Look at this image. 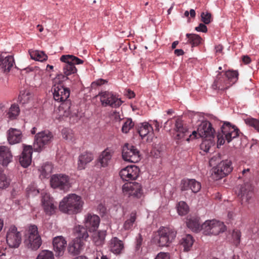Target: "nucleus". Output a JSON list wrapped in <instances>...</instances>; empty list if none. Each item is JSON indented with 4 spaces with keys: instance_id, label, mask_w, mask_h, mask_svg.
Returning <instances> with one entry per match:
<instances>
[{
    "instance_id": "nucleus-51",
    "label": "nucleus",
    "mask_w": 259,
    "mask_h": 259,
    "mask_svg": "<svg viewBox=\"0 0 259 259\" xmlns=\"http://www.w3.org/2000/svg\"><path fill=\"white\" fill-rule=\"evenodd\" d=\"M220 160V157L218 155H216L212 157H211L209 160V164L211 166H213L217 164Z\"/></svg>"
},
{
    "instance_id": "nucleus-64",
    "label": "nucleus",
    "mask_w": 259,
    "mask_h": 259,
    "mask_svg": "<svg viewBox=\"0 0 259 259\" xmlns=\"http://www.w3.org/2000/svg\"><path fill=\"white\" fill-rule=\"evenodd\" d=\"M232 259H240V257L239 255H234L232 257Z\"/></svg>"
},
{
    "instance_id": "nucleus-6",
    "label": "nucleus",
    "mask_w": 259,
    "mask_h": 259,
    "mask_svg": "<svg viewBox=\"0 0 259 259\" xmlns=\"http://www.w3.org/2000/svg\"><path fill=\"white\" fill-rule=\"evenodd\" d=\"M42 241L38 232L36 226L31 225L29 227L28 234L24 240L25 246L32 250H36L41 246Z\"/></svg>"
},
{
    "instance_id": "nucleus-1",
    "label": "nucleus",
    "mask_w": 259,
    "mask_h": 259,
    "mask_svg": "<svg viewBox=\"0 0 259 259\" xmlns=\"http://www.w3.org/2000/svg\"><path fill=\"white\" fill-rule=\"evenodd\" d=\"M174 130L176 132L175 138L176 140L183 139L189 141L191 139L197 138L198 135L202 138H214V130L212 127L211 123L208 121H202L199 125L197 131H193L192 134H190L187 127L183 125L182 121L177 119Z\"/></svg>"
},
{
    "instance_id": "nucleus-53",
    "label": "nucleus",
    "mask_w": 259,
    "mask_h": 259,
    "mask_svg": "<svg viewBox=\"0 0 259 259\" xmlns=\"http://www.w3.org/2000/svg\"><path fill=\"white\" fill-rule=\"evenodd\" d=\"M195 30L197 31L206 32L207 31V28L205 24L200 23L198 26L195 27Z\"/></svg>"
},
{
    "instance_id": "nucleus-23",
    "label": "nucleus",
    "mask_w": 259,
    "mask_h": 259,
    "mask_svg": "<svg viewBox=\"0 0 259 259\" xmlns=\"http://www.w3.org/2000/svg\"><path fill=\"white\" fill-rule=\"evenodd\" d=\"M53 244L56 255L57 256L63 255L67 245V242L65 239L62 236L56 237L53 240Z\"/></svg>"
},
{
    "instance_id": "nucleus-32",
    "label": "nucleus",
    "mask_w": 259,
    "mask_h": 259,
    "mask_svg": "<svg viewBox=\"0 0 259 259\" xmlns=\"http://www.w3.org/2000/svg\"><path fill=\"white\" fill-rule=\"evenodd\" d=\"M138 132L142 138H144L151 133L152 134L153 128L151 124L147 122H144L142 123L139 127Z\"/></svg>"
},
{
    "instance_id": "nucleus-55",
    "label": "nucleus",
    "mask_w": 259,
    "mask_h": 259,
    "mask_svg": "<svg viewBox=\"0 0 259 259\" xmlns=\"http://www.w3.org/2000/svg\"><path fill=\"white\" fill-rule=\"evenodd\" d=\"M155 259H169V256L167 253L160 252Z\"/></svg>"
},
{
    "instance_id": "nucleus-48",
    "label": "nucleus",
    "mask_w": 259,
    "mask_h": 259,
    "mask_svg": "<svg viewBox=\"0 0 259 259\" xmlns=\"http://www.w3.org/2000/svg\"><path fill=\"white\" fill-rule=\"evenodd\" d=\"M201 21L205 24H209L212 21L211 15L209 13L202 12L201 14Z\"/></svg>"
},
{
    "instance_id": "nucleus-40",
    "label": "nucleus",
    "mask_w": 259,
    "mask_h": 259,
    "mask_svg": "<svg viewBox=\"0 0 259 259\" xmlns=\"http://www.w3.org/2000/svg\"><path fill=\"white\" fill-rule=\"evenodd\" d=\"M201 144L200 145V149L203 151L207 152L210 148L214 145V138H203Z\"/></svg>"
},
{
    "instance_id": "nucleus-11",
    "label": "nucleus",
    "mask_w": 259,
    "mask_h": 259,
    "mask_svg": "<svg viewBox=\"0 0 259 259\" xmlns=\"http://www.w3.org/2000/svg\"><path fill=\"white\" fill-rule=\"evenodd\" d=\"M51 185L54 188H58L61 190L67 191L71 187L69 177L65 174H56L52 176Z\"/></svg>"
},
{
    "instance_id": "nucleus-42",
    "label": "nucleus",
    "mask_w": 259,
    "mask_h": 259,
    "mask_svg": "<svg viewBox=\"0 0 259 259\" xmlns=\"http://www.w3.org/2000/svg\"><path fill=\"white\" fill-rule=\"evenodd\" d=\"M177 211L180 215H186L189 211V207L184 201H180L177 205Z\"/></svg>"
},
{
    "instance_id": "nucleus-60",
    "label": "nucleus",
    "mask_w": 259,
    "mask_h": 259,
    "mask_svg": "<svg viewBox=\"0 0 259 259\" xmlns=\"http://www.w3.org/2000/svg\"><path fill=\"white\" fill-rule=\"evenodd\" d=\"M174 53L175 55L179 56L183 55L184 52L182 49H176L175 50Z\"/></svg>"
},
{
    "instance_id": "nucleus-28",
    "label": "nucleus",
    "mask_w": 259,
    "mask_h": 259,
    "mask_svg": "<svg viewBox=\"0 0 259 259\" xmlns=\"http://www.w3.org/2000/svg\"><path fill=\"white\" fill-rule=\"evenodd\" d=\"M93 159L94 156L92 153L88 152L82 153L78 157L77 168L79 170L84 169L86 164L92 161Z\"/></svg>"
},
{
    "instance_id": "nucleus-29",
    "label": "nucleus",
    "mask_w": 259,
    "mask_h": 259,
    "mask_svg": "<svg viewBox=\"0 0 259 259\" xmlns=\"http://www.w3.org/2000/svg\"><path fill=\"white\" fill-rule=\"evenodd\" d=\"M14 64V59L12 56L2 55L0 59V67L4 72H9Z\"/></svg>"
},
{
    "instance_id": "nucleus-34",
    "label": "nucleus",
    "mask_w": 259,
    "mask_h": 259,
    "mask_svg": "<svg viewBox=\"0 0 259 259\" xmlns=\"http://www.w3.org/2000/svg\"><path fill=\"white\" fill-rule=\"evenodd\" d=\"M193 243L194 239L190 235H186L181 241V244L184 247V250L185 251L190 250Z\"/></svg>"
},
{
    "instance_id": "nucleus-18",
    "label": "nucleus",
    "mask_w": 259,
    "mask_h": 259,
    "mask_svg": "<svg viewBox=\"0 0 259 259\" xmlns=\"http://www.w3.org/2000/svg\"><path fill=\"white\" fill-rule=\"evenodd\" d=\"M139 172L140 169L138 167L133 165L127 166L122 169L119 172V175L123 181H133L138 178Z\"/></svg>"
},
{
    "instance_id": "nucleus-9",
    "label": "nucleus",
    "mask_w": 259,
    "mask_h": 259,
    "mask_svg": "<svg viewBox=\"0 0 259 259\" xmlns=\"http://www.w3.org/2000/svg\"><path fill=\"white\" fill-rule=\"evenodd\" d=\"M201 229L205 235H218L226 230V227L223 222L215 220H208L201 225Z\"/></svg>"
},
{
    "instance_id": "nucleus-39",
    "label": "nucleus",
    "mask_w": 259,
    "mask_h": 259,
    "mask_svg": "<svg viewBox=\"0 0 259 259\" xmlns=\"http://www.w3.org/2000/svg\"><path fill=\"white\" fill-rule=\"evenodd\" d=\"M137 219L136 212L133 211L130 214V218L127 219L123 224V228L125 230H128L132 228L134 223Z\"/></svg>"
},
{
    "instance_id": "nucleus-35",
    "label": "nucleus",
    "mask_w": 259,
    "mask_h": 259,
    "mask_svg": "<svg viewBox=\"0 0 259 259\" xmlns=\"http://www.w3.org/2000/svg\"><path fill=\"white\" fill-rule=\"evenodd\" d=\"M187 226L189 228L194 232H197L201 229V225L199 222V219L196 218H190L187 222Z\"/></svg>"
},
{
    "instance_id": "nucleus-62",
    "label": "nucleus",
    "mask_w": 259,
    "mask_h": 259,
    "mask_svg": "<svg viewBox=\"0 0 259 259\" xmlns=\"http://www.w3.org/2000/svg\"><path fill=\"white\" fill-rule=\"evenodd\" d=\"M189 15L190 16V17L194 18H195L196 16V13L194 10L191 9L189 12Z\"/></svg>"
},
{
    "instance_id": "nucleus-17",
    "label": "nucleus",
    "mask_w": 259,
    "mask_h": 259,
    "mask_svg": "<svg viewBox=\"0 0 259 259\" xmlns=\"http://www.w3.org/2000/svg\"><path fill=\"white\" fill-rule=\"evenodd\" d=\"M53 97L55 101L66 102L70 95V90L61 84L54 85L52 88Z\"/></svg>"
},
{
    "instance_id": "nucleus-45",
    "label": "nucleus",
    "mask_w": 259,
    "mask_h": 259,
    "mask_svg": "<svg viewBox=\"0 0 259 259\" xmlns=\"http://www.w3.org/2000/svg\"><path fill=\"white\" fill-rule=\"evenodd\" d=\"M30 94L28 91H21L18 97V100L22 104H25L30 99Z\"/></svg>"
},
{
    "instance_id": "nucleus-46",
    "label": "nucleus",
    "mask_w": 259,
    "mask_h": 259,
    "mask_svg": "<svg viewBox=\"0 0 259 259\" xmlns=\"http://www.w3.org/2000/svg\"><path fill=\"white\" fill-rule=\"evenodd\" d=\"M19 108L16 105H12L8 113L9 118L11 119L15 118L19 114Z\"/></svg>"
},
{
    "instance_id": "nucleus-12",
    "label": "nucleus",
    "mask_w": 259,
    "mask_h": 259,
    "mask_svg": "<svg viewBox=\"0 0 259 259\" xmlns=\"http://www.w3.org/2000/svg\"><path fill=\"white\" fill-rule=\"evenodd\" d=\"M122 155L125 161L136 163L141 159L139 150L134 146L125 144L122 149Z\"/></svg>"
},
{
    "instance_id": "nucleus-4",
    "label": "nucleus",
    "mask_w": 259,
    "mask_h": 259,
    "mask_svg": "<svg viewBox=\"0 0 259 259\" xmlns=\"http://www.w3.org/2000/svg\"><path fill=\"white\" fill-rule=\"evenodd\" d=\"M60 61L64 63L63 67V76L68 79V76L77 73L75 65L82 64L84 60L72 55H64L60 57Z\"/></svg>"
},
{
    "instance_id": "nucleus-2",
    "label": "nucleus",
    "mask_w": 259,
    "mask_h": 259,
    "mask_svg": "<svg viewBox=\"0 0 259 259\" xmlns=\"http://www.w3.org/2000/svg\"><path fill=\"white\" fill-rule=\"evenodd\" d=\"M83 204L81 197L70 194L60 202L59 209L61 211L69 214H76L81 211Z\"/></svg>"
},
{
    "instance_id": "nucleus-14",
    "label": "nucleus",
    "mask_w": 259,
    "mask_h": 259,
    "mask_svg": "<svg viewBox=\"0 0 259 259\" xmlns=\"http://www.w3.org/2000/svg\"><path fill=\"white\" fill-rule=\"evenodd\" d=\"M99 96H100V101L102 105L104 106L109 105L113 108H117L122 103V101L112 92L108 91L101 92Z\"/></svg>"
},
{
    "instance_id": "nucleus-19",
    "label": "nucleus",
    "mask_w": 259,
    "mask_h": 259,
    "mask_svg": "<svg viewBox=\"0 0 259 259\" xmlns=\"http://www.w3.org/2000/svg\"><path fill=\"white\" fill-rule=\"evenodd\" d=\"M180 188L182 191L190 190L193 193H196L200 190L201 185L195 179H185L181 181Z\"/></svg>"
},
{
    "instance_id": "nucleus-26",
    "label": "nucleus",
    "mask_w": 259,
    "mask_h": 259,
    "mask_svg": "<svg viewBox=\"0 0 259 259\" xmlns=\"http://www.w3.org/2000/svg\"><path fill=\"white\" fill-rule=\"evenodd\" d=\"M70 105L71 103L69 101H66L59 106L58 109V115L56 118L61 120L70 115L73 116V114H71L70 112Z\"/></svg>"
},
{
    "instance_id": "nucleus-57",
    "label": "nucleus",
    "mask_w": 259,
    "mask_h": 259,
    "mask_svg": "<svg viewBox=\"0 0 259 259\" xmlns=\"http://www.w3.org/2000/svg\"><path fill=\"white\" fill-rule=\"evenodd\" d=\"M223 50V47L221 45H218L215 47V51L217 54L222 53Z\"/></svg>"
},
{
    "instance_id": "nucleus-30",
    "label": "nucleus",
    "mask_w": 259,
    "mask_h": 259,
    "mask_svg": "<svg viewBox=\"0 0 259 259\" xmlns=\"http://www.w3.org/2000/svg\"><path fill=\"white\" fill-rule=\"evenodd\" d=\"M111 157V152L108 149H106L100 154L97 161L98 163L100 164L101 166L106 167L108 165Z\"/></svg>"
},
{
    "instance_id": "nucleus-22",
    "label": "nucleus",
    "mask_w": 259,
    "mask_h": 259,
    "mask_svg": "<svg viewBox=\"0 0 259 259\" xmlns=\"http://www.w3.org/2000/svg\"><path fill=\"white\" fill-rule=\"evenodd\" d=\"M32 148L31 146L24 145L23 150L19 158V162L24 167H28L31 163Z\"/></svg>"
},
{
    "instance_id": "nucleus-15",
    "label": "nucleus",
    "mask_w": 259,
    "mask_h": 259,
    "mask_svg": "<svg viewBox=\"0 0 259 259\" xmlns=\"http://www.w3.org/2000/svg\"><path fill=\"white\" fill-rule=\"evenodd\" d=\"M232 170L231 161L229 159L223 160L214 168V176L216 180H219L228 175Z\"/></svg>"
},
{
    "instance_id": "nucleus-20",
    "label": "nucleus",
    "mask_w": 259,
    "mask_h": 259,
    "mask_svg": "<svg viewBox=\"0 0 259 259\" xmlns=\"http://www.w3.org/2000/svg\"><path fill=\"white\" fill-rule=\"evenodd\" d=\"M41 204L46 213L51 215L54 214L57 209V205L49 194H44L41 199Z\"/></svg>"
},
{
    "instance_id": "nucleus-58",
    "label": "nucleus",
    "mask_w": 259,
    "mask_h": 259,
    "mask_svg": "<svg viewBox=\"0 0 259 259\" xmlns=\"http://www.w3.org/2000/svg\"><path fill=\"white\" fill-rule=\"evenodd\" d=\"M5 249L1 241H0V256L5 255Z\"/></svg>"
},
{
    "instance_id": "nucleus-56",
    "label": "nucleus",
    "mask_w": 259,
    "mask_h": 259,
    "mask_svg": "<svg viewBox=\"0 0 259 259\" xmlns=\"http://www.w3.org/2000/svg\"><path fill=\"white\" fill-rule=\"evenodd\" d=\"M242 60L245 64H248L251 62V59L248 56H243L242 58Z\"/></svg>"
},
{
    "instance_id": "nucleus-61",
    "label": "nucleus",
    "mask_w": 259,
    "mask_h": 259,
    "mask_svg": "<svg viewBox=\"0 0 259 259\" xmlns=\"http://www.w3.org/2000/svg\"><path fill=\"white\" fill-rule=\"evenodd\" d=\"M127 96L130 99H131L135 97V94L134 92L131 90H128Z\"/></svg>"
},
{
    "instance_id": "nucleus-27",
    "label": "nucleus",
    "mask_w": 259,
    "mask_h": 259,
    "mask_svg": "<svg viewBox=\"0 0 259 259\" xmlns=\"http://www.w3.org/2000/svg\"><path fill=\"white\" fill-rule=\"evenodd\" d=\"M22 134L20 130L11 128L8 131L7 139L9 143L15 144L20 143L22 140Z\"/></svg>"
},
{
    "instance_id": "nucleus-41",
    "label": "nucleus",
    "mask_w": 259,
    "mask_h": 259,
    "mask_svg": "<svg viewBox=\"0 0 259 259\" xmlns=\"http://www.w3.org/2000/svg\"><path fill=\"white\" fill-rule=\"evenodd\" d=\"M10 181L4 174V170L0 167V189L7 188L10 185Z\"/></svg>"
},
{
    "instance_id": "nucleus-24",
    "label": "nucleus",
    "mask_w": 259,
    "mask_h": 259,
    "mask_svg": "<svg viewBox=\"0 0 259 259\" xmlns=\"http://www.w3.org/2000/svg\"><path fill=\"white\" fill-rule=\"evenodd\" d=\"M13 155L10 149L5 146H0V164L7 166L11 162Z\"/></svg>"
},
{
    "instance_id": "nucleus-52",
    "label": "nucleus",
    "mask_w": 259,
    "mask_h": 259,
    "mask_svg": "<svg viewBox=\"0 0 259 259\" xmlns=\"http://www.w3.org/2000/svg\"><path fill=\"white\" fill-rule=\"evenodd\" d=\"M251 175V172L250 170V169L249 168H244L242 171V176H239V178H242V177H246L248 178L250 177Z\"/></svg>"
},
{
    "instance_id": "nucleus-8",
    "label": "nucleus",
    "mask_w": 259,
    "mask_h": 259,
    "mask_svg": "<svg viewBox=\"0 0 259 259\" xmlns=\"http://www.w3.org/2000/svg\"><path fill=\"white\" fill-rule=\"evenodd\" d=\"M159 238L158 244L159 246H168L176 237L177 232L174 229L162 227L158 231Z\"/></svg>"
},
{
    "instance_id": "nucleus-47",
    "label": "nucleus",
    "mask_w": 259,
    "mask_h": 259,
    "mask_svg": "<svg viewBox=\"0 0 259 259\" xmlns=\"http://www.w3.org/2000/svg\"><path fill=\"white\" fill-rule=\"evenodd\" d=\"M245 123L253 127L259 132V120L258 119L253 118H248L245 120Z\"/></svg>"
},
{
    "instance_id": "nucleus-10",
    "label": "nucleus",
    "mask_w": 259,
    "mask_h": 259,
    "mask_svg": "<svg viewBox=\"0 0 259 259\" xmlns=\"http://www.w3.org/2000/svg\"><path fill=\"white\" fill-rule=\"evenodd\" d=\"M53 135L49 131H42L37 133L35 136L33 144L34 150L37 152L41 151L52 141Z\"/></svg>"
},
{
    "instance_id": "nucleus-49",
    "label": "nucleus",
    "mask_w": 259,
    "mask_h": 259,
    "mask_svg": "<svg viewBox=\"0 0 259 259\" xmlns=\"http://www.w3.org/2000/svg\"><path fill=\"white\" fill-rule=\"evenodd\" d=\"M232 237L234 241V243L236 245H238L240 243L241 237L240 232L238 231H234L232 233Z\"/></svg>"
},
{
    "instance_id": "nucleus-25",
    "label": "nucleus",
    "mask_w": 259,
    "mask_h": 259,
    "mask_svg": "<svg viewBox=\"0 0 259 259\" xmlns=\"http://www.w3.org/2000/svg\"><path fill=\"white\" fill-rule=\"evenodd\" d=\"M110 250L115 254H120L124 250V246L123 242L117 237L112 238L109 242Z\"/></svg>"
},
{
    "instance_id": "nucleus-33",
    "label": "nucleus",
    "mask_w": 259,
    "mask_h": 259,
    "mask_svg": "<svg viewBox=\"0 0 259 259\" xmlns=\"http://www.w3.org/2000/svg\"><path fill=\"white\" fill-rule=\"evenodd\" d=\"M252 192L247 190L245 187L242 186L240 188L238 196L241 199L242 203L249 201L252 196Z\"/></svg>"
},
{
    "instance_id": "nucleus-44",
    "label": "nucleus",
    "mask_w": 259,
    "mask_h": 259,
    "mask_svg": "<svg viewBox=\"0 0 259 259\" xmlns=\"http://www.w3.org/2000/svg\"><path fill=\"white\" fill-rule=\"evenodd\" d=\"M134 126V123L132 121L131 118H127L123 122L122 126L121 131L122 133L127 134L129 132L130 130L133 128Z\"/></svg>"
},
{
    "instance_id": "nucleus-3",
    "label": "nucleus",
    "mask_w": 259,
    "mask_h": 259,
    "mask_svg": "<svg viewBox=\"0 0 259 259\" xmlns=\"http://www.w3.org/2000/svg\"><path fill=\"white\" fill-rule=\"evenodd\" d=\"M238 79V73L236 71L220 72L217 75L212 86L215 90H225L236 82Z\"/></svg>"
},
{
    "instance_id": "nucleus-38",
    "label": "nucleus",
    "mask_w": 259,
    "mask_h": 259,
    "mask_svg": "<svg viewBox=\"0 0 259 259\" xmlns=\"http://www.w3.org/2000/svg\"><path fill=\"white\" fill-rule=\"evenodd\" d=\"M53 165L51 163L47 162L44 164L40 171V176L43 178H47L49 177L50 175L52 173L53 170Z\"/></svg>"
},
{
    "instance_id": "nucleus-21",
    "label": "nucleus",
    "mask_w": 259,
    "mask_h": 259,
    "mask_svg": "<svg viewBox=\"0 0 259 259\" xmlns=\"http://www.w3.org/2000/svg\"><path fill=\"white\" fill-rule=\"evenodd\" d=\"M100 221V218L97 215L88 213L84 218V223L85 228H84L87 231L88 230L90 232H94L98 228Z\"/></svg>"
},
{
    "instance_id": "nucleus-13",
    "label": "nucleus",
    "mask_w": 259,
    "mask_h": 259,
    "mask_svg": "<svg viewBox=\"0 0 259 259\" xmlns=\"http://www.w3.org/2000/svg\"><path fill=\"white\" fill-rule=\"evenodd\" d=\"M22 241L21 234L18 232L17 228L14 226H10L6 235V241L7 244L11 248H18Z\"/></svg>"
},
{
    "instance_id": "nucleus-37",
    "label": "nucleus",
    "mask_w": 259,
    "mask_h": 259,
    "mask_svg": "<svg viewBox=\"0 0 259 259\" xmlns=\"http://www.w3.org/2000/svg\"><path fill=\"white\" fill-rule=\"evenodd\" d=\"M31 58L38 61H43L46 60L48 56L44 52L38 50L31 51L29 52Z\"/></svg>"
},
{
    "instance_id": "nucleus-31",
    "label": "nucleus",
    "mask_w": 259,
    "mask_h": 259,
    "mask_svg": "<svg viewBox=\"0 0 259 259\" xmlns=\"http://www.w3.org/2000/svg\"><path fill=\"white\" fill-rule=\"evenodd\" d=\"M106 235V231L95 232L92 236L93 241L96 246H101L104 243Z\"/></svg>"
},
{
    "instance_id": "nucleus-36",
    "label": "nucleus",
    "mask_w": 259,
    "mask_h": 259,
    "mask_svg": "<svg viewBox=\"0 0 259 259\" xmlns=\"http://www.w3.org/2000/svg\"><path fill=\"white\" fill-rule=\"evenodd\" d=\"M186 36L188 38V42L192 47L198 46L202 41V38L198 34L187 33Z\"/></svg>"
},
{
    "instance_id": "nucleus-7",
    "label": "nucleus",
    "mask_w": 259,
    "mask_h": 259,
    "mask_svg": "<svg viewBox=\"0 0 259 259\" xmlns=\"http://www.w3.org/2000/svg\"><path fill=\"white\" fill-rule=\"evenodd\" d=\"M77 236L72 243L69 244L68 252L73 255L80 253L84 245L83 241L88 238V232L83 227H79L77 230Z\"/></svg>"
},
{
    "instance_id": "nucleus-50",
    "label": "nucleus",
    "mask_w": 259,
    "mask_h": 259,
    "mask_svg": "<svg viewBox=\"0 0 259 259\" xmlns=\"http://www.w3.org/2000/svg\"><path fill=\"white\" fill-rule=\"evenodd\" d=\"M107 82V80L103 79H99L92 83V87L95 88L96 86H100Z\"/></svg>"
},
{
    "instance_id": "nucleus-54",
    "label": "nucleus",
    "mask_w": 259,
    "mask_h": 259,
    "mask_svg": "<svg viewBox=\"0 0 259 259\" xmlns=\"http://www.w3.org/2000/svg\"><path fill=\"white\" fill-rule=\"evenodd\" d=\"M143 238L141 234H139L136 238V247L137 249H139L142 244Z\"/></svg>"
},
{
    "instance_id": "nucleus-43",
    "label": "nucleus",
    "mask_w": 259,
    "mask_h": 259,
    "mask_svg": "<svg viewBox=\"0 0 259 259\" xmlns=\"http://www.w3.org/2000/svg\"><path fill=\"white\" fill-rule=\"evenodd\" d=\"M36 259H55V258L52 251L44 250L39 252Z\"/></svg>"
},
{
    "instance_id": "nucleus-59",
    "label": "nucleus",
    "mask_w": 259,
    "mask_h": 259,
    "mask_svg": "<svg viewBox=\"0 0 259 259\" xmlns=\"http://www.w3.org/2000/svg\"><path fill=\"white\" fill-rule=\"evenodd\" d=\"M152 125H154L155 127V131L157 132H159V124L157 120H154L153 121Z\"/></svg>"
},
{
    "instance_id": "nucleus-63",
    "label": "nucleus",
    "mask_w": 259,
    "mask_h": 259,
    "mask_svg": "<svg viewBox=\"0 0 259 259\" xmlns=\"http://www.w3.org/2000/svg\"><path fill=\"white\" fill-rule=\"evenodd\" d=\"M179 42L178 41H175L172 42L171 45V48L172 49H175L176 48L177 46L178 45Z\"/></svg>"
},
{
    "instance_id": "nucleus-16",
    "label": "nucleus",
    "mask_w": 259,
    "mask_h": 259,
    "mask_svg": "<svg viewBox=\"0 0 259 259\" xmlns=\"http://www.w3.org/2000/svg\"><path fill=\"white\" fill-rule=\"evenodd\" d=\"M122 191L124 195L133 198H139L143 195L142 186L138 183L124 184L122 186Z\"/></svg>"
},
{
    "instance_id": "nucleus-5",
    "label": "nucleus",
    "mask_w": 259,
    "mask_h": 259,
    "mask_svg": "<svg viewBox=\"0 0 259 259\" xmlns=\"http://www.w3.org/2000/svg\"><path fill=\"white\" fill-rule=\"evenodd\" d=\"M239 136V130L229 122H224L221 126V133L217 135L218 145H222L226 140L228 143Z\"/></svg>"
}]
</instances>
